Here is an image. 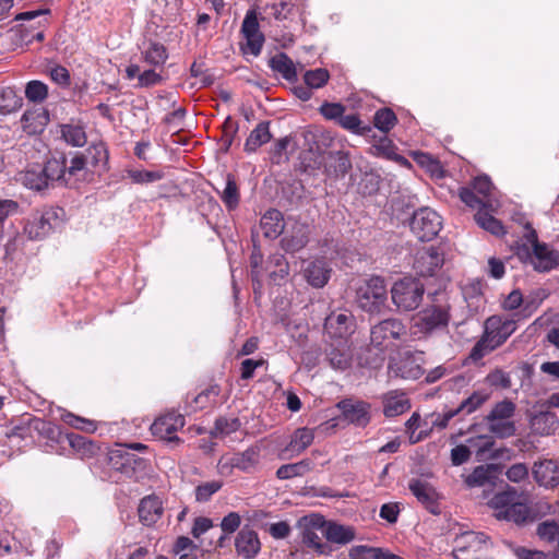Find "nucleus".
Wrapping results in <instances>:
<instances>
[{
    "mask_svg": "<svg viewBox=\"0 0 559 559\" xmlns=\"http://www.w3.org/2000/svg\"><path fill=\"white\" fill-rule=\"evenodd\" d=\"M219 197L228 210H235L240 201V193L235 180V177L230 174L226 176L225 189L219 192Z\"/></svg>",
    "mask_w": 559,
    "mask_h": 559,
    "instance_id": "nucleus-44",
    "label": "nucleus"
},
{
    "mask_svg": "<svg viewBox=\"0 0 559 559\" xmlns=\"http://www.w3.org/2000/svg\"><path fill=\"white\" fill-rule=\"evenodd\" d=\"M22 106V98L14 90L8 87L0 93V114L8 115Z\"/></svg>",
    "mask_w": 559,
    "mask_h": 559,
    "instance_id": "nucleus-47",
    "label": "nucleus"
},
{
    "mask_svg": "<svg viewBox=\"0 0 559 559\" xmlns=\"http://www.w3.org/2000/svg\"><path fill=\"white\" fill-rule=\"evenodd\" d=\"M459 197L463 203L472 209H477L488 206L489 200H484L480 195H478L472 187H462L459 192Z\"/></svg>",
    "mask_w": 559,
    "mask_h": 559,
    "instance_id": "nucleus-53",
    "label": "nucleus"
},
{
    "mask_svg": "<svg viewBox=\"0 0 559 559\" xmlns=\"http://www.w3.org/2000/svg\"><path fill=\"white\" fill-rule=\"evenodd\" d=\"M383 414L386 417H395L404 414L411 407L409 400L405 393L390 391L382 396Z\"/></svg>",
    "mask_w": 559,
    "mask_h": 559,
    "instance_id": "nucleus-29",
    "label": "nucleus"
},
{
    "mask_svg": "<svg viewBox=\"0 0 559 559\" xmlns=\"http://www.w3.org/2000/svg\"><path fill=\"white\" fill-rule=\"evenodd\" d=\"M61 419L63 423H66L67 425L75 428V429H79V430H83V431H86V432H94L96 430V423L91 420V419H86V418H83L81 416H78V415H74L70 412L68 413H64L62 416H61Z\"/></svg>",
    "mask_w": 559,
    "mask_h": 559,
    "instance_id": "nucleus-52",
    "label": "nucleus"
},
{
    "mask_svg": "<svg viewBox=\"0 0 559 559\" xmlns=\"http://www.w3.org/2000/svg\"><path fill=\"white\" fill-rule=\"evenodd\" d=\"M331 270L323 260H316L308 263L304 270L307 282L317 288L323 287L330 278Z\"/></svg>",
    "mask_w": 559,
    "mask_h": 559,
    "instance_id": "nucleus-32",
    "label": "nucleus"
},
{
    "mask_svg": "<svg viewBox=\"0 0 559 559\" xmlns=\"http://www.w3.org/2000/svg\"><path fill=\"white\" fill-rule=\"evenodd\" d=\"M490 206L480 207L475 214V221L480 228L495 236H502L506 234L504 227L499 219L491 215Z\"/></svg>",
    "mask_w": 559,
    "mask_h": 559,
    "instance_id": "nucleus-36",
    "label": "nucleus"
},
{
    "mask_svg": "<svg viewBox=\"0 0 559 559\" xmlns=\"http://www.w3.org/2000/svg\"><path fill=\"white\" fill-rule=\"evenodd\" d=\"M330 74L328 70L319 68L309 70L305 73L304 80L308 87L320 88L324 86L329 81Z\"/></svg>",
    "mask_w": 559,
    "mask_h": 559,
    "instance_id": "nucleus-54",
    "label": "nucleus"
},
{
    "mask_svg": "<svg viewBox=\"0 0 559 559\" xmlns=\"http://www.w3.org/2000/svg\"><path fill=\"white\" fill-rule=\"evenodd\" d=\"M261 448L257 444L249 447L242 452L223 455L217 464L223 475L231 474L234 468L243 473H252L260 463Z\"/></svg>",
    "mask_w": 559,
    "mask_h": 559,
    "instance_id": "nucleus-9",
    "label": "nucleus"
},
{
    "mask_svg": "<svg viewBox=\"0 0 559 559\" xmlns=\"http://www.w3.org/2000/svg\"><path fill=\"white\" fill-rule=\"evenodd\" d=\"M63 211L50 207L41 213L34 214L32 221L25 226V233L31 239H43L62 225Z\"/></svg>",
    "mask_w": 559,
    "mask_h": 559,
    "instance_id": "nucleus-10",
    "label": "nucleus"
},
{
    "mask_svg": "<svg viewBox=\"0 0 559 559\" xmlns=\"http://www.w3.org/2000/svg\"><path fill=\"white\" fill-rule=\"evenodd\" d=\"M239 428L240 420L238 418L219 417L215 420V425L210 433L214 438L225 437L237 431Z\"/></svg>",
    "mask_w": 559,
    "mask_h": 559,
    "instance_id": "nucleus-48",
    "label": "nucleus"
},
{
    "mask_svg": "<svg viewBox=\"0 0 559 559\" xmlns=\"http://www.w3.org/2000/svg\"><path fill=\"white\" fill-rule=\"evenodd\" d=\"M312 468V462L310 460H302L297 463L284 464L276 471V477L278 479H290L294 477L304 476Z\"/></svg>",
    "mask_w": 559,
    "mask_h": 559,
    "instance_id": "nucleus-43",
    "label": "nucleus"
},
{
    "mask_svg": "<svg viewBox=\"0 0 559 559\" xmlns=\"http://www.w3.org/2000/svg\"><path fill=\"white\" fill-rule=\"evenodd\" d=\"M325 519L320 514H310L302 516L298 521L300 530L301 543L318 555L330 556L332 548L329 544L323 543L319 533L323 535Z\"/></svg>",
    "mask_w": 559,
    "mask_h": 559,
    "instance_id": "nucleus-8",
    "label": "nucleus"
},
{
    "mask_svg": "<svg viewBox=\"0 0 559 559\" xmlns=\"http://www.w3.org/2000/svg\"><path fill=\"white\" fill-rule=\"evenodd\" d=\"M441 216L429 207L417 210L411 219V229L420 241L432 240L441 230Z\"/></svg>",
    "mask_w": 559,
    "mask_h": 559,
    "instance_id": "nucleus-11",
    "label": "nucleus"
},
{
    "mask_svg": "<svg viewBox=\"0 0 559 559\" xmlns=\"http://www.w3.org/2000/svg\"><path fill=\"white\" fill-rule=\"evenodd\" d=\"M373 121L377 129L386 133L395 126L397 119L392 109L382 108L374 114Z\"/></svg>",
    "mask_w": 559,
    "mask_h": 559,
    "instance_id": "nucleus-49",
    "label": "nucleus"
},
{
    "mask_svg": "<svg viewBox=\"0 0 559 559\" xmlns=\"http://www.w3.org/2000/svg\"><path fill=\"white\" fill-rule=\"evenodd\" d=\"M270 122H260L249 134L245 143V151L252 153L255 152L261 145L267 143L272 135L269 129Z\"/></svg>",
    "mask_w": 559,
    "mask_h": 559,
    "instance_id": "nucleus-38",
    "label": "nucleus"
},
{
    "mask_svg": "<svg viewBox=\"0 0 559 559\" xmlns=\"http://www.w3.org/2000/svg\"><path fill=\"white\" fill-rule=\"evenodd\" d=\"M343 129L348 130L358 135H368L372 128L369 124H362L357 115H342L337 122Z\"/></svg>",
    "mask_w": 559,
    "mask_h": 559,
    "instance_id": "nucleus-46",
    "label": "nucleus"
},
{
    "mask_svg": "<svg viewBox=\"0 0 559 559\" xmlns=\"http://www.w3.org/2000/svg\"><path fill=\"white\" fill-rule=\"evenodd\" d=\"M260 227L264 237L270 239L277 238L285 228L283 214L276 209L267 210L260 219Z\"/></svg>",
    "mask_w": 559,
    "mask_h": 559,
    "instance_id": "nucleus-30",
    "label": "nucleus"
},
{
    "mask_svg": "<svg viewBox=\"0 0 559 559\" xmlns=\"http://www.w3.org/2000/svg\"><path fill=\"white\" fill-rule=\"evenodd\" d=\"M487 394L481 392H474L456 407V412H459V414L469 415L478 409L487 401Z\"/></svg>",
    "mask_w": 559,
    "mask_h": 559,
    "instance_id": "nucleus-50",
    "label": "nucleus"
},
{
    "mask_svg": "<svg viewBox=\"0 0 559 559\" xmlns=\"http://www.w3.org/2000/svg\"><path fill=\"white\" fill-rule=\"evenodd\" d=\"M319 110L325 119L338 122L345 112V106L340 103H323Z\"/></svg>",
    "mask_w": 559,
    "mask_h": 559,
    "instance_id": "nucleus-62",
    "label": "nucleus"
},
{
    "mask_svg": "<svg viewBox=\"0 0 559 559\" xmlns=\"http://www.w3.org/2000/svg\"><path fill=\"white\" fill-rule=\"evenodd\" d=\"M411 492L416 497L429 512L432 514H439V495L436 489L427 481L421 479H411L408 483Z\"/></svg>",
    "mask_w": 559,
    "mask_h": 559,
    "instance_id": "nucleus-16",
    "label": "nucleus"
},
{
    "mask_svg": "<svg viewBox=\"0 0 559 559\" xmlns=\"http://www.w3.org/2000/svg\"><path fill=\"white\" fill-rule=\"evenodd\" d=\"M559 534V525L555 521H545L537 526L539 538L552 542Z\"/></svg>",
    "mask_w": 559,
    "mask_h": 559,
    "instance_id": "nucleus-64",
    "label": "nucleus"
},
{
    "mask_svg": "<svg viewBox=\"0 0 559 559\" xmlns=\"http://www.w3.org/2000/svg\"><path fill=\"white\" fill-rule=\"evenodd\" d=\"M61 138L72 146H84L87 141L85 130L80 124L64 123L60 126Z\"/></svg>",
    "mask_w": 559,
    "mask_h": 559,
    "instance_id": "nucleus-41",
    "label": "nucleus"
},
{
    "mask_svg": "<svg viewBox=\"0 0 559 559\" xmlns=\"http://www.w3.org/2000/svg\"><path fill=\"white\" fill-rule=\"evenodd\" d=\"M524 238L527 245L519 249V255L525 254L533 269L539 273H547L559 266V250L539 242L536 230L531 223L525 224Z\"/></svg>",
    "mask_w": 559,
    "mask_h": 559,
    "instance_id": "nucleus-2",
    "label": "nucleus"
},
{
    "mask_svg": "<svg viewBox=\"0 0 559 559\" xmlns=\"http://www.w3.org/2000/svg\"><path fill=\"white\" fill-rule=\"evenodd\" d=\"M45 177H47V183L57 181L67 186V173H66V155L59 154L49 158L44 166Z\"/></svg>",
    "mask_w": 559,
    "mask_h": 559,
    "instance_id": "nucleus-33",
    "label": "nucleus"
},
{
    "mask_svg": "<svg viewBox=\"0 0 559 559\" xmlns=\"http://www.w3.org/2000/svg\"><path fill=\"white\" fill-rule=\"evenodd\" d=\"M28 427L48 439H55L57 433V428L55 425L40 418L31 419L28 423Z\"/></svg>",
    "mask_w": 559,
    "mask_h": 559,
    "instance_id": "nucleus-60",
    "label": "nucleus"
},
{
    "mask_svg": "<svg viewBox=\"0 0 559 559\" xmlns=\"http://www.w3.org/2000/svg\"><path fill=\"white\" fill-rule=\"evenodd\" d=\"M515 404L507 399L497 403L485 417L489 431L498 438L514 436L516 428L512 417L515 414Z\"/></svg>",
    "mask_w": 559,
    "mask_h": 559,
    "instance_id": "nucleus-7",
    "label": "nucleus"
},
{
    "mask_svg": "<svg viewBox=\"0 0 559 559\" xmlns=\"http://www.w3.org/2000/svg\"><path fill=\"white\" fill-rule=\"evenodd\" d=\"M488 537L484 533L464 532L455 538V547L453 549V557L455 559L464 558L468 552H478L487 544Z\"/></svg>",
    "mask_w": 559,
    "mask_h": 559,
    "instance_id": "nucleus-17",
    "label": "nucleus"
},
{
    "mask_svg": "<svg viewBox=\"0 0 559 559\" xmlns=\"http://www.w3.org/2000/svg\"><path fill=\"white\" fill-rule=\"evenodd\" d=\"M531 430L538 436H550L559 428V418L550 411H540L530 418Z\"/></svg>",
    "mask_w": 559,
    "mask_h": 559,
    "instance_id": "nucleus-24",
    "label": "nucleus"
},
{
    "mask_svg": "<svg viewBox=\"0 0 559 559\" xmlns=\"http://www.w3.org/2000/svg\"><path fill=\"white\" fill-rule=\"evenodd\" d=\"M337 407L347 421L358 427L367 426L370 420V405L366 402L343 400L337 404Z\"/></svg>",
    "mask_w": 559,
    "mask_h": 559,
    "instance_id": "nucleus-20",
    "label": "nucleus"
},
{
    "mask_svg": "<svg viewBox=\"0 0 559 559\" xmlns=\"http://www.w3.org/2000/svg\"><path fill=\"white\" fill-rule=\"evenodd\" d=\"M270 68L280 73L285 80L294 82L297 80V71L293 60L284 52H278L269 61Z\"/></svg>",
    "mask_w": 559,
    "mask_h": 559,
    "instance_id": "nucleus-35",
    "label": "nucleus"
},
{
    "mask_svg": "<svg viewBox=\"0 0 559 559\" xmlns=\"http://www.w3.org/2000/svg\"><path fill=\"white\" fill-rule=\"evenodd\" d=\"M530 471L526 464L515 463L506 471L507 478L512 483H521L528 478Z\"/></svg>",
    "mask_w": 559,
    "mask_h": 559,
    "instance_id": "nucleus-63",
    "label": "nucleus"
},
{
    "mask_svg": "<svg viewBox=\"0 0 559 559\" xmlns=\"http://www.w3.org/2000/svg\"><path fill=\"white\" fill-rule=\"evenodd\" d=\"M16 181H19L24 187L36 191H40L49 187L47 183V177H45L44 174V169H41V165H32L25 170L20 171L16 175Z\"/></svg>",
    "mask_w": 559,
    "mask_h": 559,
    "instance_id": "nucleus-31",
    "label": "nucleus"
},
{
    "mask_svg": "<svg viewBox=\"0 0 559 559\" xmlns=\"http://www.w3.org/2000/svg\"><path fill=\"white\" fill-rule=\"evenodd\" d=\"M386 300L384 280L379 276L369 278L356 293L358 307L370 314L381 313L386 308Z\"/></svg>",
    "mask_w": 559,
    "mask_h": 559,
    "instance_id": "nucleus-6",
    "label": "nucleus"
},
{
    "mask_svg": "<svg viewBox=\"0 0 559 559\" xmlns=\"http://www.w3.org/2000/svg\"><path fill=\"white\" fill-rule=\"evenodd\" d=\"M223 486V483L221 480H212L203 483L199 486H197L194 492H195V500L198 502H206L209 501L214 493H216Z\"/></svg>",
    "mask_w": 559,
    "mask_h": 559,
    "instance_id": "nucleus-55",
    "label": "nucleus"
},
{
    "mask_svg": "<svg viewBox=\"0 0 559 559\" xmlns=\"http://www.w3.org/2000/svg\"><path fill=\"white\" fill-rule=\"evenodd\" d=\"M241 32L247 39L248 51L253 56H258L261 52L264 36L259 29V22L253 11L247 12L242 22Z\"/></svg>",
    "mask_w": 559,
    "mask_h": 559,
    "instance_id": "nucleus-19",
    "label": "nucleus"
},
{
    "mask_svg": "<svg viewBox=\"0 0 559 559\" xmlns=\"http://www.w3.org/2000/svg\"><path fill=\"white\" fill-rule=\"evenodd\" d=\"M163 504L158 497L147 496L144 497L139 504V519L146 525L155 524L163 515Z\"/></svg>",
    "mask_w": 559,
    "mask_h": 559,
    "instance_id": "nucleus-27",
    "label": "nucleus"
},
{
    "mask_svg": "<svg viewBox=\"0 0 559 559\" xmlns=\"http://www.w3.org/2000/svg\"><path fill=\"white\" fill-rule=\"evenodd\" d=\"M394 373L403 379H418L423 374V370L418 365L403 360L396 366Z\"/></svg>",
    "mask_w": 559,
    "mask_h": 559,
    "instance_id": "nucleus-58",
    "label": "nucleus"
},
{
    "mask_svg": "<svg viewBox=\"0 0 559 559\" xmlns=\"http://www.w3.org/2000/svg\"><path fill=\"white\" fill-rule=\"evenodd\" d=\"M353 325V316L347 312H332L325 318L324 329L337 340H343L350 331Z\"/></svg>",
    "mask_w": 559,
    "mask_h": 559,
    "instance_id": "nucleus-25",
    "label": "nucleus"
},
{
    "mask_svg": "<svg viewBox=\"0 0 559 559\" xmlns=\"http://www.w3.org/2000/svg\"><path fill=\"white\" fill-rule=\"evenodd\" d=\"M532 474L536 483L545 488H555L559 485V463L555 460L535 462Z\"/></svg>",
    "mask_w": 559,
    "mask_h": 559,
    "instance_id": "nucleus-18",
    "label": "nucleus"
},
{
    "mask_svg": "<svg viewBox=\"0 0 559 559\" xmlns=\"http://www.w3.org/2000/svg\"><path fill=\"white\" fill-rule=\"evenodd\" d=\"M142 55L145 62L155 67L163 66L168 58L165 46L159 43H150Z\"/></svg>",
    "mask_w": 559,
    "mask_h": 559,
    "instance_id": "nucleus-45",
    "label": "nucleus"
},
{
    "mask_svg": "<svg viewBox=\"0 0 559 559\" xmlns=\"http://www.w3.org/2000/svg\"><path fill=\"white\" fill-rule=\"evenodd\" d=\"M515 329L513 320H502L497 316L488 318L485 322V332L472 348L469 357L473 360L481 359L502 345L514 333Z\"/></svg>",
    "mask_w": 559,
    "mask_h": 559,
    "instance_id": "nucleus-3",
    "label": "nucleus"
},
{
    "mask_svg": "<svg viewBox=\"0 0 559 559\" xmlns=\"http://www.w3.org/2000/svg\"><path fill=\"white\" fill-rule=\"evenodd\" d=\"M500 471L498 464H487L477 466L466 478L469 487L484 486L493 483Z\"/></svg>",
    "mask_w": 559,
    "mask_h": 559,
    "instance_id": "nucleus-34",
    "label": "nucleus"
},
{
    "mask_svg": "<svg viewBox=\"0 0 559 559\" xmlns=\"http://www.w3.org/2000/svg\"><path fill=\"white\" fill-rule=\"evenodd\" d=\"M66 439L72 450L82 459L96 454L98 448L87 438L78 433H67Z\"/></svg>",
    "mask_w": 559,
    "mask_h": 559,
    "instance_id": "nucleus-40",
    "label": "nucleus"
},
{
    "mask_svg": "<svg viewBox=\"0 0 559 559\" xmlns=\"http://www.w3.org/2000/svg\"><path fill=\"white\" fill-rule=\"evenodd\" d=\"M48 121V112L43 108L26 110L21 118L22 129L28 135L43 132Z\"/></svg>",
    "mask_w": 559,
    "mask_h": 559,
    "instance_id": "nucleus-28",
    "label": "nucleus"
},
{
    "mask_svg": "<svg viewBox=\"0 0 559 559\" xmlns=\"http://www.w3.org/2000/svg\"><path fill=\"white\" fill-rule=\"evenodd\" d=\"M543 298L544 295H538L536 297L527 296L526 298H523L522 294L519 290H513L506 298L503 307L508 310H514L519 308L522 304H524V310H527L530 313H532L538 308Z\"/></svg>",
    "mask_w": 559,
    "mask_h": 559,
    "instance_id": "nucleus-37",
    "label": "nucleus"
},
{
    "mask_svg": "<svg viewBox=\"0 0 559 559\" xmlns=\"http://www.w3.org/2000/svg\"><path fill=\"white\" fill-rule=\"evenodd\" d=\"M493 440L487 436H477L467 440V447L471 453L474 451L478 460H481L488 451L493 447Z\"/></svg>",
    "mask_w": 559,
    "mask_h": 559,
    "instance_id": "nucleus-51",
    "label": "nucleus"
},
{
    "mask_svg": "<svg viewBox=\"0 0 559 559\" xmlns=\"http://www.w3.org/2000/svg\"><path fill=\"white\" fill-rule=\"evenodd\" d=\"M48 95V87L40 81H31L25 88V96L28 100L40 103L46 99Z\"/></svg>",
    "mask_w": 559,
    "mask_h": 559,
    "instance_id": "nucleus-56",
    "label": "nucleus"
},
{
    "mask_svg": "<svg viewBox=\"0 0 559 559\" xmlns=\"http://www.w3.org/2000/svg\"><path fill=\"white\" fill-rule=\"evenodd\" d=\"M323 536L330 543L346 545L356 538V531L353 526L325 520Z\"/></svg>",
    "mask_w": 559,
    "mask_h": 559,
    "instance_id": "nucleus-26",
    "label": "nucleus"
},
{
    "mask_svg": "<svg viewBox=\"0 0 559 559\" xmlns=\"http://www.w3.org/2000/svg\"><path fill=\"white\" fill-rule=\"evenodd\" d=\"M425 285L416 277L405 276L394 282L390 289L391 300L399 312L416 310L423 302Z\"/></svg>",
    "mask_w": 559,
    "mask_h": 559,
    "instance_id": "nucleus-4",
    "label": "nucleus"
},
{
    "mask_svg": "<svg viewBox=\"0 0 559 559\" xmlns=\"http://www.w3.org/2000/svg\"><path fill=\"white\" fill-rule=\"evenodd\" d=\"M110 468L131 477L136 468L144 466V460L127 449L114 450L108 455Z\"/></svg>",
    "mask_w": 559,
    "mask_h": 559,
    "instance_id": "nucleus-15",
    "label": "nucleus"
},
{
    "mask_svg": "<svg viewBox=\"0 0 559 559\" xmlns=\"http://www.w3.org/2000/svg\"><path fill=\"white\" fill-rule=\"evenodd\" d=\"M516 499V490L515 489H508L502 492L496 493L491 500L490 506L498 511L506 510L511 506Z\"/></svg>",
    "mask_w": 559,
    "mask_h": 559,
    "instance_id": "nucleus-57",
    "label": "nucleus"
},
{
    "mask_svg": "<svg viewBox=\"0 0 559 559\" xmlns=\"http://www.w3.org/2000/svg\"><path fill=\"white\" fill-rule=\"evenodd\" d=\"M530 515L528 508L521 502L514 501L509 508L506 510H500L496 512V518L499 520H507L514 522L516 524L524 523Z\"/></svg>",
    "mask_w": 559,
    "mask_h": 559,
    "instance_id": "nucleus-42",
    "label": "nucleus"
},
{
    "mask_svg": "<svg viewBox=\"0 0 559 559\" xmlns=\"http://www.w3.org/2000/svg\"><path fill=\"white\" fill-rule=\"evenodd\" d=\"M185 417L176 412L162 415L151 426L152 433L168 442H179L176 432L185 426Z\"/></svg>",
    "mask_w": 559,
    "mask_h": 559,
    "instance_id": "nucleus-13",
    "label": "nucleus"
},
{
    "mask_svg": "<svg viewBox=\"0 0 559 559\" xmlns=\"http://www.w3.org/2000/svg\"><path fill=\"white\" fill-rule=\"evenodd\" d=\"M310 226L307 223L294 221L288 223L284 229L281 246L286 252H297L305 248L309 242Z\"/></svg>",
    "mask_w": 559,
    "mask_h": 559,
    "instance_id": "nucleus-14",
    "label": "nucleus"
},
{
    "mask_svg": "<svg viewBox=\"0 0 559 559\" xmlns=\"http://www.w3.org/2000/svg\"><path fill=\"white\" fill-rule=\"evenodd\" d=\"M451 321V306L447 300L435 298L412 317L415 333L430 336L448 329Z\"/></svg>",
    "mask_w": 559,
    "mask_h": 559,
    "instance_id": "nucleus-1",
    "label": "nucleus"
},
{
    "mask_svg": "<svg viewBox=\"0 0 559 559\" xmlns=\"http://www.w3.org/2000/svg\"><path fill=\"white\" fill-rule=\"evenodd\" d=\"M325 356L331 368L335 370L344 371L349 368L352 362V353L344 340H337L330 344L325 349Z\"/></svg>",
    "mask_w": 559,
    "mask_h": 559,
    "instance_id": "nucleus-22",
    "label": "nucleus"
},
{
    "mask_svg": "<svg viewBox=\"0 0 559 559\" xmlns=\"http://www.w3.org/2000/svg\"><path fill=\"white\" fill-rule=\"evenodd\" d=\"M313 431L309 428H299L292 436L290 442L285 449V452L292 454H300L304 452L313 441Z\"/></svg>",
    "mask_w": 559,
    "mask_h": 559,
    "instance_id": "nucleus-39",
    "label": "nucleus"
},
{
    "mask_svg": "<svg viewBox=\"0 0 559 559\" xmlns=\"http://www.w3.org/2000/svg\"><path fill=\"white\" fill-rule=\"evenodd\" d=\"M235 547L239 556L246 559H251L259 554L261 543L259 540L258 534L253 530L243 527L237 534Z\"/></svg>",
    "mask_w": 559,
    "mask_h": 559,
    "instance_id": "nucleus-23",
    "label": "nucleus"
},
{
    "mask_svg": "<svg viewBox=\"0 0 559 559\" xmlns=\"http://www.w3.org/2000/svg\"><path fill=\"white\" fill-rule=\"evenodd\" d=\"M378 554L379 548L357 545L349 549L348 557L350 559H379Z\"/></svg>",
    "mask_w": 559,
    "mask_h": 559,
    "instance_id": "nucleus-61",
    "label": "nucleus"
},
{
    "mask_svg": "<svg viewBox=\"0 0 559 559\" xmlns=\"http://www.w3.org/2000/svg\"><path fill=\"white\" fill-rule=\"evenodd\" d=\"M415 162L421 167L426 168L429 173L436 175L441 171L440 163L430 154L424 152L414 153Z\"/></svg>",
    "mask_w": 559,
    "mask_h": 559,
    "instance_id": "nucleus-59",
    "label": "nucleus"
},
{
    "mask_svg": "<svg viewBox=\"0 0 559 559\" xmlns=\"http://www.w3.org/2000/svg\"><path fill=\"white\" fill-rule=\"evenodd\" d=\"M443 264V257L435 248H429L417 253L414 269L420 276H432Z\"/></svg>",
    "mask_w": 559,
    "mask_h": 559,
    "instance_id": "nucleus-21",
    "label": "nucleus"
},
{
    "mask_svg": "<svg viewBox=\"0 0 559 559\" xmlns=\"http://www.w3.org/2000/svg\"><path fill=\"white\" fill-rule=\"evenodd\" d=\"M86 156L83 153H74L70 164L66 160L67 186H74L79 181L86 180L88 176L87 165H98L100 162H107L108 153L104 143L93 144L87 148Z\"/></svg>",
    "mask_w": 559,
    "mask_h": 559,
    "instance_id": "nucleus-5",
    "label": "nucleus"
},
{
    "mask_svg": "<svg viewBox=\"0 0 559 559\" xmlns=\"http://www.w3.org/2000/svg\"><path fill=\"white\" fill-rule=\"evenodd\" d=\"M405 324L396 318L380 321L371 329V343L379 348H386L393 342L406 336Z\"/></svg>",
    "mask_w": 559,
    "mask_h": 559,
    "instance_id": "nucleus-12",
    "label": "nucleus"
}]
</instances>
